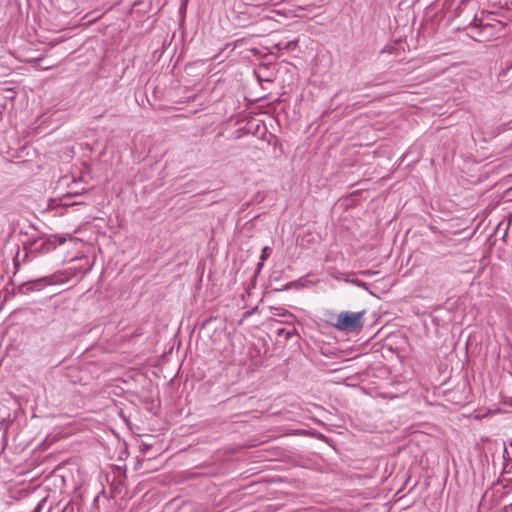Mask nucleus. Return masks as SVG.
Instances as JSON below:
<instances>
[{
	"label": "nucleus",
	"instance_id": "obj_1",
	"mask_svg": "<svg viewBox=\"0 0 512 512\" xmlns=\"http://www.w3.org/2000/svg\"><path fill=\"white\" fill-rule=\"evenodd\" d=\"M64 242V238H60L58 240V237L55 235H51L47 238L41 237L29 239L24 243L23 247L25 253L22 260L25 261L31 254H33L34 257H36L40 254L49 253L55 250L58 245H61Z\"/></svg>",
	"mask_w": 512,
	"mask_h": 512
},
{
	"label": "nucleus",
	"instance_id": "obj_2",
	"mask_svg": "<svg viewBox=\"0 0 512 512\" xmlns=\"http://www.w3.org/2000/svg\"><path fill=\"white\" fill-rule=\"evenodd\" d=\"M365 313V310L360 312H342L337 317L335 328L339 331H358L363 327L362 319Z\"/></svg>",
	"mask_w": 512,
	"mask_h": 512
},
{
	"label": "nucleus",
	"instance_id": "obj_3",
	"mask_svg": "<svg viewBox=\"0 0 512 512\" xmlns=\"http://www.w3.org/2000/svg\"><path fill=\"white\" fill-rule=\"evenodd\" d=\"M50 284H52V282L49 281V279L47 277L39 278L37 280L23 282V283L13 287L12 294L13 295H16V294L27 295L33 291H40L46 285H50Z\"/></svg>",
	"mask_w": 512,
	"mask_h": 512
},
{
	"label": "nucleus",
	"instance_id": "obj_4",
	"mask_svg": "<svg viewBox=\"0 0 512 512\" xmlns=\"http://www.w3.org/2000/svg\"><path fill=\"white\" fill-rule=\"evenodd\" d=\"M269 256H270V248L268 246H265L262 249V252L260 255V261L265 262Z\"/></svg>",
	"mask_w": 512,
	"mask_h": 512
},
{
	"label": "nucleus",
	"instance_id": "obj_5",
	"mask_svg": "<svg viewBox=\"0 0 512 512\" xmlns=\"http://www.w3.org/2000/svg\"><path fill=\"white\" fill-rule=\"evenodd\" d=\"M350 283L354 284L355 286H358V287H362V288H365V289H368L367 288V283L359 280V279H351L349 280Z\"/></svg>",
	"mask_w": 512,
	"mask_h": 512
},
{
	"label": "nucleus",
	"instance_id": "obj_6",
	"mask_svg": "<svg viewBox=\"0 0 512 512\" xmlns=\"http://www.w3.org/2000/svg\"><path fill=\"white\" fill-rule=\"evenodd\" d=\"M45 501H46V499H45V498H44V499H42V500H41V501L36 505V507L34 508V510H33L32 512H41V511H42V509H43V506H44V504H45Z\"/></svg>",
	"mask_w": 512,
	"mask_h": 512
},
{
	"label": "nucleus",
	"instance_id": "obj_7",
	"mask_svg": "<svg viewBox=\"0 0 512 512\" xmlns=\"http://www.w3.org/2000/svg\"><path fill=\"white\" fill-rule=\"evenodd\" d=\"M270 309L272 311H274V315H279V316H284L285 315L284 312H280L282 310L281 308L271 307Z\"/></svg>",
	"mask_w": 512,
	"mask_h": 512
},
{
	"label": "nucleus",
	"instance_id": "obj_8",
	"mask_svg": "<svg viewBox=\"0 0 512 512\" xmlns=\"http://www.w3.org/2000/svg\"><path fill=\"white\" fill-rule=\"evenodd\" d=\"M80 194H81L80 192H74V193L69 192V193H67V194L63 195L62 199L64 200V199L70 198V197H72V196H78V195H80Z\"/></svg>",
	"mask_w": 512,
	"mask_h": 512
},
{
	"label": "nucleus",
	"instance_id": "obj_9",
	"mask_svg": "<svg viewBox=\"0 0 512 512\" xmlns=\"http://www.w3.org/2000/svg\"><path fill=\"white\" fill-rule=\"evenodd\" d=\"M294 285L293 282H289L287 283L286 285H284L281 289H276L275 291H283V290H287V289H290L292 286Z\"/></svg>",
	"mask_w": 512,
	"mask_h": 512
},
{
	"label": "nucleus",
	"instance_id": "obj_10",
	"mask_svg": "<svg viewBox=\"0 0 512 512\" xmlns=\"http://www.w3.org/2000/svg\"><path fill=\"white\" fill-rule=\"evenodd\" d=\"M360 274L363 275V276H366V277H370V276L376 274V272H374V271H361Z\"/></svg>",
	"mask_w": 512,
	"mask_h": 512
},
{
	"label": "nucleus",
	"instance_id": "obj_11",
	"mask_svg": "<svg viewBox=\"0 0 512 512\" xmlns=\"http://www.w3.org/2000/svg\"><path fill=\"white\" fill-rule=\"evenodd\" d=\"M263 266H264V262L259 261V263L257 264L256 270H255V274L260 273Z\"/></svg>",
	"mask_w": 512,
	"mask_h": 512
},
{
	"label": "nucleus",
	"instance_id": "obj_12",
	"mask_svg": "<svg viewBox=\"0 0 512 512\" xmlns=\"http://www.w3.org/2000/svg\"><path fill=\"white\" fill-rule=\"evenodd\" d=\"M20 265V259H19V252L17 253L16 257L14 258V266L17 269Z\"/></svg>",
	"mask_w": 512,
	"mask_h": 512
},
{
	"label": "nucleus",
	"instance_id": "obj_13",
	"mask_svg": "<svg viewBox=\"0 0 512 512\" xmlns=\"http://www.w3.org/2000/svg\"><path fill=\"white\" fill-rule=\"evenodd\" d=\"M150 445L148 444H143L142 447H141V452L142 453H146L149 449H150Z\"/></svg>",
	"mask_w": 512,
	"mask_h": 512
},
{
	"label": "nucleus",
	"instance_id": "obj_14",
	"mask_svg": "<svg viewBox=\"0 0 512 512\" xmlns=\"http://www.w3.org/2000/svg\"><path fill=\"white\" fill-rule=\"evenodd\" d=\"M83 202H80V201H75V202H72V203H68V202H64L63 204L68 206V205H78V204H82Z\"/></svg>",
	"mask_w": 512,
	"mask_h": 512
},
{
	"label": "nucleus",
	"instance_id": "obj_15",
	"mask_svg": "<svg viewBox=\"0 0 512 512\" xmlns=\"http://www.w3.org/2000/svg\"><path fill=\"white\" fill-rule=\"evenodd\" d=\"M472 25H473V27H476V28H478V27L480 26V24H478V20H477V18H475V19L473 20Z\"/></svg>",
	"mask_w": 512,
	"mask_h": 512
},
{
	"label": "nucleus",
	"instance_id": "obj_16",
	"mask_svg": "<svg viewBox=\"0 0 512 512\" xmlns=\"http://www.w3.org/2000/svg\"><path fill=\"white\" fill-rule=\"evenodd\" d=\"M251 52H252L253 54L257 55V54L259 53V50L255 48V49H252V50H251Z\"/></svg>",
	"mask_w": 512,
	"mask_h": 512
},
{
	"label": "nucleus",
	"instance_id": "obj_17",
	"mask_svg": "<svg viewBox=\"0 0 512 512\" xmlns=\"http://www.w3.org/2000/svg\"><path fill=\"white\" fill-rule=\"evenodd\" d=\"M294 333L293 332H288L287 335H286V338L289 339L291 338V336L293 335Z\"/></svg>",
	"mask_w": 512,
	"mask_h": 512
},
{
	"label": "nucleus",
	"instance_id": "obj_18",
	"mask_svg": "<svg viewBox=\"0 0 512 512\" xmlns=\"http://www.w3.org/2000/svg\"><path fill=\"white\" fill-rule=\"evenodd\" d=\"M284 329L279 330V334H283Z\"/></svg>",
	"mask_w": 512,
	"mask_h": 512
}]
</instances>
